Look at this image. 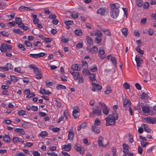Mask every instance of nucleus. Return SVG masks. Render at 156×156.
Instances as JSON below:
<instances>
[{
	"mask_svg": "<svg viewBox=\"0 0 156 156\" xmlns=\"http://www.w3.org/2000/svg\"><path fill=\"white\" fill-rule=\"evenodd\" d=\"M131 106V102L129 99H125L123 100V106L126 107L127 106L128 108Z\"/></svg>",
	"mask_w": 156,
	"mask_h": 156,
	"instance_id": "nucleus-11",
	"label": "nucleus"
},
{
	"mask_svg": "<svg viewBox=\"0 0 156 156\" xmlns=\"http://www.w3.org/2000/svg\"><path fill=\"white\" fill-rule=\"evenodd\" d=\"M35 96V94L34 93H30L29 94H28L26 96L27 98H31L34 97Z\"/></svg>",
	"mask_w": 156,
	"mask_h": 156,
	"instance_id": "nucleus-54",
	"label": "nucleus"
},
{
	"mask_svg": "<svg viewBox=\"0 0 156 156\" xmlns=\"http://www.w3.org/2000/svg\"><path fill=\"white\" fill-rule=\"evenodd\" d=\"M75 149L77 151H79L81 154L84 153L85 149L83 147H81L80 144H76L74 146Z\"/></svg>",
	"mask_w": 156,
	"mask_h": 156,
	"instance_id": "nucleus-7",
	"label": "nucleus"
},
{
	"mask_svg": "<svg viewBox=\"0 0 156 156\" xmlns=\"http://www.w3.org/2000/svg\"><path fill=\"white\" fill-rule=\"evenodd\" d=\"M24 44L27 47H29L32 46V44L30 42L28 41H25Z\"/></svg>",
	"mask_w": 156,
	"mask_h": 156,
	"instance_id": "nucleus-60",
	"label": "nucleus"
},
{
	"mask_svg": "<svg viewBox=\"0 0 156 156\" xmlns=\"http://www.w3.org/2000/svg\"><path fill=\"white\" fill-rule=\"evenodd\" d=\"M73 110V112L72 115L75 119H77L79 117L80 110L79 108L76 106L74 107Z\"/></svg>",
	"mask_w": 156,
	"mask_h": 156,
	"instance_id": "nucleus-5",
	"label": "nucleus"
},
{
	"mask_svg": "<svg viewBox=\"0 0 156 156\" xmlns=\"http://www.w3.org/2000/svg\"><path fill=\"white\" fill-rule=\"evenodd\" d=\"M147 94L144 93H143L141 95V98L142 99H146L147 98Z\"/></svg>",
	"mask_w": 156,
	"mask_h": 156,
	"instance_id": "nucleus-51",
	"label": "nucleus"
},
{
	"mask_svg": "<svg viewBox=\"0 0 156 156\" xmlns=\"http://www.w3.org/2000/svg\"><path fill=\"white\" fill-rule=\"evenodd\" d=\"M141 126L142 127L144 126V129L145 132L147 133H151V130L146 125L143 123L141 125Z\"/></svg>",
	"mask_w": 156,
	"mask_h": 156,
	"instance_id": "nucleus-18",
	"label": "nucleus"
},
{
	"mask_svg": "<svg viewBox=\"0 0 156 156\" xmlns=\"http://www.w3.org/2000/svg\"><path fill=\"white\" fill-rule=\"evenodd\" d=\"M111 11L110 16L114 19H116L119 15L120 7V5L118 3L111 4L110 5Z\"/></svg>",
	"mask_w": 156,
	"mask_h": 156,
	"instance_id": "nucleus-1",
	"label": "nucleus"
},
{
	"mask_svg": "<svg viewBox=\"0 0 156 156\" xmlns=\"http://www.w3.org/2000/svg\"><path fill=\"white\" fill-rule=\"evenodd\" d=\"M83 46V44L82 43H78L76 47V49H77L82 48Z\"/></svg>",
	"mask_w": 156,
	"mask_h": 156,
	"instance_id": "nucleus-46",
	"label": "nucleus"
},
{
	"mask_svg": "<svg viewBox=\"0 0 156 156\" xmlns=\"http://www.w3.org/2000/svg\"><path fill=\"white\" fill-rule=\"evenodd\" d=\"M123 86L126 89H129L130 87L129 85L126 83H125L123 84Z\"/></svg>",
	"mask_w": 156,
	"mask_h": 156,
	"instance_id": "nucleus-59",
	"label": "nucleus"
},
{
	"mask_svg": "<svg viewBox=\"0 0 156 156\" xmlns=\"http://www.w3.org/2000/svg\"><path fill=\"white\" fill-rule=\"evenodd\" d=\"M101 123V122L99 120L98 118H97L95 121L94 124L96 126L99 125Z\"/></svg>",
	"mask_w": 156,
	"mask_h": 156,
	"instance_id": "nucleus-53",
	"label": "nucleus"
},
{
	"mask_svg": "<svg viewBox=\"0 0 156 156\" xmlns=\"http://www.w3.org/2000/svg\"><path fill=\"white\" fill-rule=\"evenodd\" d=\"M19 27H22L23 29L25 30H27L29 29L28 27L24 26V23H22L21 26H19Z\"/></svg>",
	"mask_w": 156,
	"mask_h": 156,
	"instance_id": "nucleus-52",
	"label": "nucleus"
},
{
	"mask_svg": "<svg viewBox=\"0 0 156 156\" xmlns=\"http://www.w3.org/2000/svg\"><path fill=\"white\" fill-rule=\"evenodd\" d=\"M129 140L130 143H132L133 141V137L132 135L129 134Z\"/></svg>",
	"mask_w": 156,
	"mask_h": 156,
	"instance_id": "nucleus-61",
	"label": "nucleus"
},
{
	"mask_svg": "<svg viewBox=\"0 0 156 156\" xmlns=\"http://www.w3.org/2000/svg\"><path fill=\"white\" fill-rule=\"evenodd\" d=\"M15 23L16 24H18V25L20 26L22 25V23H22L21 19L20 17H16L15 18Z\"/></svg>",
	"mask_w": 156,
	"mask_h": 156,
	"instance_id": "nucleus-20",
	"label": "nucleus"
},
{
	"mask_svg": "<svg viewBox=\"0 0 156 156\" xmlns=\"http://www.w3.org/2000/svg\"><path fill=\"white\" fill-rule=\"evenodd\" d=\"M82 73L83 75L85 76L88 75L90 74L89 71L87 70L83 69L82 71Z\"/></svg>",
	"mask_w": 156,
	"mask_h": 156,
	"instance_id": "nucleus-41",
	"label": "nucleus"
},
{
	"mask_svg": "<svg viewBox=\"0 0 156 156\" xmlns=\"http://www.w3.org/2000/svg\"><path fill=\"white\" fill-rule=\"evenodd\" d=\"M90 76L89 77L91 81H94L96 80V75L95 73H90Z\"/></svg>",
	"mask_w": 156,
	"mask_h": 156,
	"instance_id": "nucleus-26",
	"label": "nucleus"
},
{
	"mask_svg": "<svg viewBox=\"0 0 156 156\" xmlns=\"http://www.w3.org/2000/svg\"><path fill=\"white\" fill-rule=\"evenodd\" d=\"M5 43H2L0 47V50L2 52H5L7 51V48Z\"/></svg>",
	"mask_w": 156,
	"mask_h": 156,
	"instance_id": "nucleus-17",
	"label": "nucleus"
},
{
	"mask_svg": "<svg viewBox=\"0 0 156 156\" xmlns=\"http://www.w3.org/2000/svg\"><path fill=\"white\" fill-rule=\"evenodd\" d=\"M154 33V31L153 30L149 29L148 31V35L152 36V35Z\"/></svg>",
	"mask_w": 156,
	"mask_h": 156,
	"instance_id": "nucleus-62",
	"label": "nucleus"
},
{
	"mask_svg": "<svg viewBox=\"0 0 156 156\" xmlns=\"http://www.w3.org/2000/svg\"><path fill=\"white\" fill-rule=\"evenodd\" d=\"M16 156H26L25 154L23 152L16 153Z\"/></svg>",
	"mask_w": 156,
	"mask_h": 156,
	"instance_id": "nucleus-64",
	"label": "nucleus"
},
{
	"mask_svg": "<svg viewBox=\"0 0 156 156\" xmlns=\"http://www.w3.org/2000/svg\"><path fill=\"white\" fill-rule=\"evenodd\" d=\"M12 140L13 142L16 143L20 142V140L17 137H14L12 139Z\"/></svg>",
	"mask_w": 156,
	"mask_h": 156,
	"instance_id": "nucleus-56",
	"label": "nucleus"
},
{
	"mask_svg": "<svg viewBox=\"0 0 156 156\" xmlns=\"http://www.w3.org/2000/svg\"><path fill=\"white\" fill-rule=\"evenodd\" d=\"M97 13L98 14L104 16L108 13V9L105 7H101L98 9Z\"/></svg>",
	"mask_w": 156,
	"mask_h": 156,
	"instance_id": "nucleus-4",
	"label": "nucleus"
},
{
	"mask_svg": "<svg viewBox=\"0 0 156 156\" xmlns=\"http://www.w3.org/2000/svg\"><path fill=\"white\" fill-rule=\"evenodd\" d=\"M99 105L101 107L102 109L105 108H107V106L104 103H102L101 102H99Z\"/></svg>",
	"mask_w": 156,
	"mask_h": 156,
	"instance_id": "nucleus-58",
	"label": "nucleus"
},
{
	"mask_svg": "<svg viewBox=\"0 0 156 156\" xmlns=\"http://www.w3.org/2000/svg\"><path fill=\"white\" fill-rule=\"evenodd\" d=\"M18 47L21 50L23 51H24L26 50V49L24 47V45L22 44H19L18 45Z\"/></svg>",
	"mask_w": 156,
	"mask_h": 156,
	"instance_id": "nucleus-39",
	"label": "nucleus"
},
{
	"mask_svg": "<svg viewBox=\"0 0 156 156\" xmlns=\"http://www.w3.org/2000/svg\"><path fill=\"white\" fill-rule=\"evenodd\" d=\"M104 139L103 137L101 136H100L99 137L98 139V143L99 144V147H102L104 146Z\"/></svg>",
	"mask_w": 156,
	"mask_h": 156,
	"instance_id": "nucleus-19",
	"label": "nucleus"
},
{
	"mask_svg": "<svg viewBox=\"0 0 156 156\" xmlns=\"http://www.w3.org/2000/svg\"><path fill=\"white\" fill-rule=\"evenodd\" d=\"M99 28L102 31L105 32V34L106 35L108 36H110L111 35V33L109 29L101 27H100Z\"/></svg>",
	"mask_w": 156,
	"mask_h": 156,
	"instance_id": "nucleus-9",
	"label": "nucleus"
},
{
	"mask_svg": "<svg viewBox=\"0 0 156 156\" xmlns=\"http://www.w3.org/2000/svg\"><path fill=\"white\" fill-rule=\"evenodd\" d=\"M29 67L30 68L34 69V70L37 69L38 68L34 64H31L29 65Z\"/></svg>",
	"mask_w": 156,
	"mask_h": 156,
	"instance_id": "nucleus-57",
	"label": "nucleus"
},
{
	"mask_svg": "<svg viewBox=\"0 0 156 156\" xmlns=\"http://www.w3.org/2000/svg\"><path fill=\"white\" fill-rule=\"evenodd\" d=\"M65 24L67 26L71 25L73 24V21L71 20H68L65 21Z\"/></svg>",
	"mask_w": 156,
	"mask_h": 156,
	"instance_id": "nucleus-44",
	"label": "nucleus"
},
{
	"mask_svg": "<svg viewBox=\"0 0 156 156\" xmlns=\"http://www.w3.org/2000/svg\"><path fill=\"white\" fill-rule=\"evenodd\" d=\"M14 131L18 133L19 134L22 135H24L25 132L23 129L16 128L14 129Z\"/></svg>",
	"mask_w": 156,
	"mask_h": 156,
	"instance_id": "nucleus-15",
	"label": "nucleus"
},
{
	"mask_svg": "<svg viewBox=\"0 0 156 156\" xmlns=\"http://www.w3.org/2000/svg\"><path fill=\"white\" fill-rule=\"evenodd\" d=\"M44 42L45 43H48L50 42L52 40V39L49 37H44Z\"/></svg>",
	"mask_w": 156,
	"mask_h": 156,
	"instance_id": "nucleus-40",
	"label": "nucleus"
},
{
	"mask_svg": "<svg viewBox=\"0 0 156 156\" xmlns=\"http://www.w3.org/2000/svg\"><path fill=\"white\" fill-rule=\"evenodd\" d=\"M149 6V3L148 2H146L144 3L143 8L144 9H147Z\"/></svg>",
	"mask_w": 156,
	"mask_h": 156,
	"instance_id": "nucleus-47",
	"label": "nucleus"
},
{
	"mask_svg": "<svg viewBox=\"0 0 156 156\" xmlns=\"http://www.w3.org/2000/svg\"><path fill=\"white\" fill-rule=\"evenodd\" d=\"M79 75L80 73L79 72H75L72 76L74 77V79L76 80V77L79 76Z\"/></svg>",
	"mask_w": 156,
	"mask_h": 156,
	"instance_id": "nucleus-55",
	"label": "nucleus"
},
{
	"mask_svg": "<svg viewBox=\"0 0 156 156\" xmlns=\"http://www.w3.org/2000/svg\"><path fill=\"white\" fill-rule=\"evenodd\" d=\"M10 77L11 78V81L15 83L18 80L17 78L14 76L10 75Z\"/></svg>",
	"mask_w": 156,
	"mask_h": 156,
	"instance_id": "nucleus-30",
	"label": "nucleus"
},
{
	"mask_svg": "<svg viewBox=\"0 0 156 156\" xmlns=\"http://www.w3.org/2000/svg\"><path fill=\"white\" fill-rule=\"evenodd\" d=\"M3 140L4 141L7 143H10V138L8 135H5L3 136Z\"/></svg>",
	"mask_w": 156,
	"mask_h": 156,
	"instance_id": "nucleus-21",
	"label": "nucleus"
},
{
	"mask_svg": "<svg viewBox=\"0 0 156 156\" xmlns=\"http://www.w3.org/2000/svg\"><path fill=\"white\" fill-rule=\"evenodd\" d=\"M103 112L104 114L105 115H107L109 113V111L108 109V107L105 108H103L102 109Z\"/></svg>",
	"mask_w": 156,
	"mask_h": 156,
	"instance_id": "nucleus-43",
	"label": "nucleus"
},
{
	"mask_svg": "<svg viewBox=\"0 0 156 156\" xmlns=\"http://www.w3.org/2000/svg\"><path fill=\"white\" fill-rule=\"evenodd\" d=\"M92 112L90 113L89 114V117H94V115L97 116H99L101 115V111L100 109L98 107L96 106L95 108L93 107Z\"/></svg>",
	"mask_w": 156,
	"mask_h": 156,
	"instance_id": "nucleus-3",
	"label": "nucleus"
},
{
	"mask_svg": "<svg viewBox=\"0 0 156 156\" xmlns=\"http://www.w3.org/2000/svg\"><path fill=\"white\" fill-rule=\"evenodd\" d=\"M118 119V114L116 113H113L109 114L107 117L105 118V119L106 121V126L112 125H115V120Z\"/></svg>",
	"mask_w": 156,
	"mask_h": 156,
	"instance_id": "nucleus-2",
	"label": "nucleus"
},
{
	"mask_svg": "<svg viewBox=\"0 0 156 156\" xmlns=\"http://www.w3.org/2000/svg\"><path fill=\"white\" fill-rule=\"evenodd\" d=\"M72 68L74 70L77 71H80L81 69V68L78 69V66L76 64L73 65L72 66Z\"/></svg>",
	"mask_w": 156,
	"mask_h": 156,
	"instance_id": "nucleus-31",
	"label": "nucleus"
},
{
	"mask_svg": "<svg viewBox=\"0 0 156 156\" xmlns=\"http://www.w3.org/2000/svg\"><path fill=\"white\" fill-rule=\"evenodd\" d=\"M144 120L148 123L154 124L156 123V118L150 116L144 118Z\"/></svg>",
	"mask_w": 156,
	"mask_h": 156,
	"instance_id": "nucleus-8",
	"label": "nucleus"
},
{
	"mask_svg": "<svg viewBox=\"0 0 156 156\" xmlns=\"http://www.w3.org/2000/svg\"><path fill=\"white\" fill-rule=\"evenodd\" d=\"M13 31L14 32L18 34H22L23 33V32L22 30H20L19 29H14L13 30Z\"/></svg>",
	"mask_w": 156,
	"mask_h": 156,
	"instance_id": "nucleus-37",
	"label": "nucleus"
},
{
	"mask_svg": "<svg viewBox=\"0 0 156 156\" xmlns=\"http://www.w3.org/2000/svg\"><path fill=\"white\" fill-rule=\"evenodd\" d=\"M57 89L58 90L59 89H66V87L60 84H58L56 87Z\"/></svg>",
	"mask_w": 156,
	"mask_h": 156,
	"instance_id": "nucleus-35",
	"label": "nucleus"
},
{
	"mask_svg": "<svg viewBox=\"0 0 156 156\" xmlns=\"http://www.w3.org/2000/svg\"><path fill=\"white\" fill-rule=\"evenodd\" d=\"M74 137V132L73 130H69V134L68 136V139L69 140H73Z\"/></svg>",
	"mask_w": 156,
	"mask_h": 156,
	"instance_id": "nucleus-14",
	"label": "nucleus"
},
{
	"mask_svg": "<svg viewBox=\"0 0 156 156\" xmlns=\"http://www.w3.org/2000/svg\"><path fill=\"white\" fill-rule=\"evenodd\" d=\"M140 56L138 55H136L135 57V60L136 62V64H140L141 63V61L140 59Z\"/></svg>",
	"mask_w": 156,
	"mask_h": 156,
	"instance_id": "nucleus-36",
	"label": "nucleus"
},
{
	"mask_svg": "<svg viewBox=\"0 0 156 156\" xmlns=\"http://www.w3.org/2000/svg\"><path fill=\"white\" fill-rule=\"evenodd\" d=\"M135 3L137 6L139 7H141L143 5V2L141 0H136Z\"/></svg>",
	"mask_w": 156,
	"mask_h": 156,
	"instance_id": "nucleus-24",
	"label": "nucleus"
},
{
	"mask_svg": "<svg viewBox=\"0 0 156 156\" xmlns=\"http://www.w3.org/2000/svg\"><path fill=\"white\" fill-rule=\"evenodd\" d=\"M92 130L93 131L98 134L100 132L99 129L98 128L95 126H92Z\"/></svg>",
	"mask_w": 156,
	"mask_h": 156,
	"instance_id": "nucleus-22",
	"label": "nucleus"
},
{
	"mask_svg": "<svg viewBox=\"0 0 156 156\" xmlns=\"http://www.w3.org/2000/svg\"><path fill=\"white\" fill-rule=\"evenodd\" d=\"M136 50L140 54L143 55L144 54V52L143 50H141L140 48V45H138L136 48Z\"/></svg>",
	"mask_w": 156,
	"mask_h": 156,
	"instance_id": "nucleus-27",
	"label": "nucleus"
},
{
	"mask_svg": "<svg viewBox=\"0 0 156 156\" xmlns=\"http://www.w3.org/2000/svg\"><path fill=\"white\" fill-rule=\"evenodd\" d=\"M102 37H97L94 39L95 41L97 44L100 43L101 41Z\"/></svg>",
	"mask_w": 156,
	"mask_h": 156,
	"instance_id": "nucleus-38",
	"label": "nucleus"
},
{
	"mask_svg": "<svg viewBox=\"0 0 156 156\" xmlns=\"http://www.w3.org/2000/svg\"><path fill=\"white\" fill-rule=\"evenodd\" d=\"M111 60L114 65V66H116V58L115 57H112L111 58Z\"/></svg>",
	"mask_w": 156,
	"mask_h": 156,
	"instance_id": "nucleus-42",
	"label": "nucleus"
},
{
	"mask_svg": "<svg viewBox=\"0 0 156 156\" xmlns=\"http://www.w3.org/2000/svg\"><path fill=\"white\" fill-rule=\"evenodd\" d=\"M34 73L35 74L34 77L37 79H40L42 77V73L41 70L38 68L34 70Z\"/></svg>",
	"mask_w": 156,
	"mask_h": 156,
	"instance_id": "nucleus-6",
	"label": "nucleus"
},
{
	"mask_svg": "<svg viewBox=\"0 0 156 156\" xmlns=\"http://www.w3.org/2000/svg\"><path fill=\"white\" fill-rule=\"evenodd\" d=\"M18 114L20 116L26 114V112L23 110H21L19 111Z\"/></svg>",
	"mask_w": 156,
	"mask_h": 156,
	"instance_id": "nucleus-49",
	"label": "nucleus"
},
{
	"mask_svg": "<svg viewBox=\"0 0 156 156\" xmlns=\"http://www.w3.org/2000/svg\"><path fill=\"white\" fill-rule=\"evenodd\" d=\"M6 66L8 68V69L12 70L13 69V66L10 63H8L6 64Z\"/></svg>",
	"mask_w": 156,
	"mask_h": 156,
	"instance_id": "nucleus-50",
	"label": "nucleus"
},
{
	"mask_svg": "<svg viewBox=\"0 0 156 156\" xmlns=\"http://www.w3.org/2000/svg\"><path fill=\"white\" fill-rule=\"evenodd\" d=\"M76 80L78 81V82L80 83H83V77L80 76V74L79 75V76L76 77Z\"/></svg>",
	"mask_w": 156,
	"mask_h": 156,
	"instance_id": "nucleus-33",
	"label": "nucleus"
},
{
	"mask_svg": "<svg viewBox=\"0 0 156 156\" xmlns=\"http://www.w3.org/2000/svg\"><path fill=\"white\" fill-rule=\"evenodd\" d=\"M88 50L89 52L95 54L98 51V48L96 46H93L92 48L88 49Z\"/></svg>",
	"mask_w": 156,
	"mask_h": 156,
	"instance_id": "nucleus-12",
	"label": "nucleus"
},
{
	"mask_svg": "<svg viewBox=\"0 0 156 156\" xmlns=\"http://www.w3.org/2000/svg\"><path fill=\"white\" fill-rule=\"evenodd\" d=\"M112 91V90L111 89L110 87L108 86L106 89V90L105 91V94H110Z\"/></svg>",
	"mask_w": 156,
	"mask_h": 156,
	"instance_id": "nucleus-34",
	"label": "nucleus"
},
{
	"mask_svg": "<svg viewBox=\"0 0 156 156\" xmlns=\"http://www.w3.org/2000/svg\"><path fill=\"white\" fill-rule=\"evenodd\" d=\"M75 34L77 36H81L82 35V33L80 30H74Z\"/></svg>",
	"mask_w": 156,
	"mask_h": 156,
	"instance_id": "nucleus-25",
	"label": "nucleus"
},
{
	"mask_svg": "<svg viewBox=\"0 0 156 156\" xmlns=\"http://www.w3.org/2000/svg\"><path fill=\"white\" fill-rule=\"evenodd\" d=\"M62 148L67 151H70L71 149V144H69L67 145H65L62 146Z\"/></svg>",
	"mask_w": 156,
	"mask_h": 156,
	"instance_id": "nucleus-10",
	"label": "nucleus"
},
{
	"mask_svg": "<svg viewBox=\"0 0 156 156\" xmlns=\"http://www.w3.org/2000/svg\"><path fill=\"white\" fill-rule=\"evenodd\" d=\"M61 41L62 42L64 43H67L68 41V40L63 37H62Z\"/></svg>",
	"mask_w": 156,
	"mask_h": 156,
	"instance_id": "nucleus-63",
	"label": "nucleus"
},
{
	"mask_svg": "<svg viewBox=\"0 0 156 156\" xmlns=\"http://www.w3.org/2000/svg\"><path fill=\"white\" fill-rule=\"evenodd\" d=\"M129 110V112L131 115H133V111L131 108V106L129 107L128 108H125L126 110Z\"/></svg>",
	"mask_w": 156,
	"mask_h": 156,
	"instance_id": "nucleus-48",
	"label": "nucleus"
},
{
	"mask_svg": "<svg viewBox=\"0 0 156 156\" xmlns=\"http://www.w3.org/2000/svg\"><path fill=\"white\" fill-rule=\"evenodd\" d=\"M47 133L46 131H44L41 132L39 134V136L43 137V136H47Z\"/></svg>",
	"mask_w": 156,
	"mask_h": 156,
	"instance_id": "nucleus-45",
	"label": "nucleus"
},
{
	"mask_svg": "<svg viewBox=\"0 0 156 156\" xmlns=\"http://www.w3.org/2000/svg\"><path fill=\"white\" fill-rule=\"evenodd\" d=\"M86 40L88 44L90 45L93 44L94 42L92 39L89 36H87L86 37Z\"/></svg>",
	"mask_w": 156,
	"mask_h": 156,
	"instance_id": "nucleus-16",
	"label": "nucleus"
},
{
	"mask_svg": "<svg viewBox=\"0 0 156 156\" xmlns=\"http://www.w3.org/2000/svg\"><path fill=\"white\" fill-rule=\"evenodd\" d=\"M94 35L97 37H102V35L101 31L99 30H96Z\"/></svg>",
	"mask_w": 156,
	"mask_h": 156,
	"instance_id": "nucleus-32",
	"label": "nucleus"
},
{
	"mask_svg": "<svg viewBox=\"0 0 156 156\" xmlns=\"http://www.w3.org/2000/svg\"><path fill=\"white\" fill-rule=\"evenodd\" d=\"M0 34L2 36L6 37H8L9 35V34L8 32L5 31H0Z\"/></svg>",
	"mask_w": 156,
	"mask_h": 156,
	"instance_id": "nucleus-29",
	"label": "nucleus"
},
{
	"mask_svg": "<svg viewBox=\"0 0 156 156\" xmlns=\"http://www.w3.org/2000/svg\"><path fill=\"white\" fill-rule=\"evenodd\" d=\"M122 34L126 36L128 34V29L126 28H123L121 30Z\"/></svg>",
	"mask_w": 156,
	"mask_h": 156,
	"instance_id": "nucleus-28",
	"label": "nucleus"
},
{
	"mask_svg": "<svg viewBox=\"0 0 156 156\" xmlns=\"http://www.w3.org/2000/svg\"><path fill=\"white\" fill-rule=\"evenodd\" d=\"M142 111L145 113H147L150 112L149 108L147 106H143L142 108Z\"/></svg>",
	"mask_w": 156,
	"mask_h": 156,
	"instance_id": "nucleus-23",
	"label": "nucleus"
},
{
	"mask_svg": "<svg viewBox=\"0 0 156 156\" xmlns=\"http://www.w3.org/2000/svg\"><path fill=\"white\" fill-rule=\"evenodd\" d=\"M123 148V152L125 154L129 153V146L126 144H123L122 145Z\"/></svg>",
	"mask_w": 156,
	"mask_h": 156,
	"instance_id": "nucleus-13",
	"label": "nucleus"
}]
</instances>
